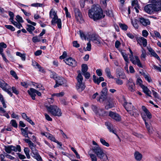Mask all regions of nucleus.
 <instances>
[{
	"label": "nucleus",
	"mask_w": 161,
	"mask_h": 161,
	"mask_svg": "<svg viewBox=\"0 0 161 161\" xmlns=\"http://www.w3.org/2000/svg\"><path fill=\"white\" fill-rule=\"evenodd\" d=\"M89 16L94 20L101 18L103 15L102 9L99 6H93L88 11Z\"/></svg>",
	"instance_id": "obj_1"
},
{
	"label": "nucleus",
	"mask_w": 161,
	"mask_h": 161,
	"mask_svg": "<svg viewBox=\"0 0 161 161\" xmlns=\"http://www.w3.org/2000/svg\"><path fill=\"white\" fill-rule=\"evenodd\" d=\"M93 152L96 154L97 156L102 161H109V155L106 154L103 152V149L100 147L92 148Z\"/></svg>",
	"instance_id": "obj_2"
},
{
	"label": "nucleus",
	"mask_w": 161,
	"mask_h": 161,
	"mask_svg": "<svg viewBox=\"0 0 161 161\" xmlns=\"http://www.w3.org/2000/svg\"><path fill=\"white\" fill-rule=\"evenodd\" d=\"M47 111L54 116L60 117L62 113L59 107L55 105H45Z\"/></svg>",
	"instance_id": "obj_3"
},
{
	"label": "nucleus",
	"mask_w": 161,
	"mask_h": 161,
	"mask_svg": "<svg viewBox=\"0 0 161 161\" xmlns=\"http://www.w3.org/2000/svg\"><path fill=\"white\" fill-rule=\"evenodd\" d=\"M91 108L95 114L98 116L104 117L108 115L107 112L103 109L99 108L95 105H92Z\"/></svg>",
	"instance_id": "obj_4"
},
{
	"label": "nucleus",
	"mask_w": 161,
	"mask_h": 161,
	"mask_svg": "<svg viewBox=\"0 0 161 161\" xmlns=\"http://www.w3.org/2000/svg\"><path fill=\"white\" fill-rule=\"evenodd\" d=\"M76 79L77 82L76 86V89L78 92H81L84 90L85 87L82 82L83 78L80 74H79Z\"/></svg>",
	"instance_id": "obj_5"
},
{
	"label": "nucleus",
	"mask_w": 161,
	"mask_h": 161,
	"mask_svg": "<svg viewBox=\"0 0 161 161\" xmlns=\"http://www.w3.org/2000/svg\"><path fill=\"white\" fill-rule=\"evenodd\" d=\"M145 11L148 14H151L154 11H161V8L156 7L153 4H148L144 8Z\"/></svg>",
	"instance_id": "obj_6"
},
{
	"label": "nucleus",
	"mask_w": 161,
	"mask_h": 161,
	"mask_svg": "<svg viewBox=\"0 0 161 161\" xmlns=\"http://www.w3.org/2000/svg\"><path fill=\"white\" fill-rule=\"evenodd\" d=\"M123 105L126 110L129 112L131 115L136 116L138 115L136 113L137 110L133 109V106L131 103H125Z\"/></svg>",
	"instance_id": "obj_7"
},
{
	"label": "nucleus",
	"mask_w": 161,
	"mask_h": 161,
	"mask_svg": "<svg viewBox=\"0 0 161 161\" xmlns=\"http://www.w3.org/2000/svg\"><path fill=\"white\" fill-rule=\"evenodd\" d=\"M0 87L5 91L7 92L11 97L13 94L11 92V87L4 81L0 80Z\"/></svg>",
	"instance_id": "obj_8"
},
{
	"label": "nucleus",
	"mask_w": 161,
	"mask_h": 161,
	"mask_svg": "<svg viewBox=\"0 0 161 161\" xmlns=\"http://www.w3.org/2000/svg\"><path fill=\"white\" fill-rule=\"evenodd\" d=\"M74 11L75 13V17L77 21L80 23L83 22L84 20L82 17V14L79 9L75 8Z\"/></svg>",
	"instance_id": "obj_9"
},
{
	"label": "nucleus",
	"mask_w": 161,
	"mask_h": 161,
	"mask_svg": "<svg viewBox=\"0 0 161 161\" xmlns=\"http://www.w3.org/2000/svg\"><path fill=\"white\" fill-rule=\"evenodd\" d=\"M130 61L135 65H137V66L140 68H143V66L139 59L138 57L137 56H135L134 57H130Z\"/></svg>",
	"instance_id": "obj_10"
},
{
	"label": "nucleus",
	"mask_w": 161,
	"mask_h": 161,
	"mask_svg": "<svg viewBox=\"0 0 161 161\" xmlns=\"http://www.w3.org/2000/svg\"><path fill=\"white\" fill-rule=\"evenodd\" d=\"M28 92L31 96L32 99L34 100L35 99V97L36 96L35 93H36L39 96L41 95V93L40 92L32 88H30V90L28 91Z\"/></svg>",
	"instance_id": "obj_11"
},
{
	"label": "nucleus",
	"mask_w": 161,
	"mask_h": 161,
	"mask_svg": "<svg viewBox=\"0 0 161 161\" xmlns=\"http://www.w3.org/2000/svg\"><path fill=\"white\" fill-rule=\"evenodd\" d=\"M55 80L56 83L54 86V88H56L59 86L62 85L66 82V80L65 79L60 76L57 77Z\"/></svg>",
	"instance_id": "obj_12"
},
{
	"label": "nucleus",
	"mask_w": 161,
	"mask_h": 161,
	"mask_svg": "<svg viewBox=\"0 0 161 161\" xmlns=\"http://www.w3.org/2000/svg\"><path fill=\"white\" fill-rule=\"evenodd\" d=\"M64 61L66 64L72 67L75 66L77 65V62L71 57L66 59Z\"/></svg>",
	"instance_id": "obj_13"
},
{
	"label": "nucleus",
	"mask_w": 161,
	"mask_h": 161,
	"mask_svg": "<svg viewBox=\"0 0 161 161\" xmlns=\"http://www.w3.org/2000/svg\"><path fill=\"white\" fill-rule=\"evenodd\" d=\"M109 116L116 121H120L121 119V117L119 114L112 111H110Z\"/></svg>",
	"instance_id": "obj_14"
},
{
	"label": "nucleus",
	"mask_w": 161,
	"mask_h": 161,
	"mask_svg": "<svg viewBox=\"0 0 161 161\" xmlns=\"http://www.w3.org/2000/svg\"><path fill=\"white\" fill-rule=\"evenodd\" d=\"M90 40L95 43L100 44L101 38L97 35L92 34L90 37Z\"/></svg>",
	"instance_id": "obj_15"
},
{
	"label": "nucleus",
	"mask_w": 161,
	"mask_h": 161,
	"mask_svg": "<svg viewBox=\"0 0 161 161\" xmlns=\"http://www.w3.org/2000/svg\"><path fill=\"white\" fill-rule=\"evenodd\" d=\"M105 125L110 132H112L117 136L116 130L114 128L113 125L111 123L109 122H105Z\"/></svg>",
	"instance_id": "obj_16"
},
{
	"label": "nucleus",
	"mask_w": 161,
	"mask_h": 161,
	"mask_svg": "<svg viewBox=\"0 0 161 161\" xmlns=\"http://www.w3.org/2000/svg\"><path fill=\"white\" fill-rule=\"evenodd\" d=\"M116 73L117 76L120 78L125 79L126 77L125 73L121 68H117L116 69Z\"/></svg>",
	"instance_id": "obj_17"
},
{
	"label": "nucleus",
	"mask_w": 161,
	"mask_h": 161,
	"mask_svg": "<svg viewBox=\"0 0 161 161\" xmlns=\"http://www.w3.org/2000/svg\"><path fill=\"white\" fill-rule=\"evenodd\" d=\"M107 102L105 104V108L106 109L112 108L114 106L113 100L112 99L108 98L107 100Z\"/></svg>",
	"instance_id": "obj_18"
},
{
	"label": "nucleus",
	"mask_w": 161,
	"mask_h": 161,
	"mask_svg": "<svg viewBox=\"0 0 161 161\" xmlns=\"http://www.w3.org/2000/svg\"><path fill=\"white\" fill-rule=\"evenodd\" d=\"M127 85L128 86V89L131 92L135 91V84L131 79H130L129 80H127Z\"/></svg>",
	"instance_id": "obj_19"
},
{
	"label": "nucleus",
	"mask_w": 161,
	"mask_h": 161,
	"mask_svg": "<svg viewBox=\"0 0 161 161\" xmlns=\"http://www.w3.org/2000/svg\"><path fill=\"white\" fill-rule=\"evenodd\" d=\"M32 153L33 154L32 156L36 159L37 161H42L41 157L38 153V151L36 149L31 151Z\"/></svg>",
	"instance_id": "obj_20"
},
{
	"label": "nucleus",
	"mask_w": 161,
	"mask_h": 161,
	"mask_svg": "<svg viewBox=\"0 0 161 161\" xmlns=\"http://www.w3.org/2000/svg\"><path fill=\"white\" fill-rule=\"evenodd\" d=\"M137 42L140 45H143L144 47H146L147 44V41L144 38L141 37L136 39Z\"/></svg>",
	"instance_id": "obj_21"
},
{
	"label": "nucleus",
	"mask_w": 161,
	"mask_h": 161,
	"mask_svg": "<svg viewBox=\"0 0 161 161\" xmlns=\"http://www.w3.org/2000/svg\"><path fill=\"white\" fill-rule=\"evenodd\" d=\"M51 23L53 25H55L56 24L57 25L58 28L60 29L61 28V20L60 19H58V17L57 18L53 19L51 21Z\"/></svg>",
	"instance_id": "obj_22"
},
{
	"label": "nucleus",
	"mask_w": 161,
	"mask_h": 161,
	"mask_svg": "<svg viewBox=\"0 0 161 161\" xmlns=\"http://www.w3.org/2000/svg\"><path fill=\"white\" fill-rule=\"evenodd\" d=\"M93 80L95 83L99 85L100 82L104 80V78L103 77H97L95 75H93Z\"/></svg>",
	"instance_id": "obj_23"
},
{
	"label": "nucleus",
	"mask_w": 161,
	"mask_h": 161,
	"mask_svg": "<svg viewBox=\"0 0 161 161\" xmlns=\"http://www.w3.org/2000/svg\"><path fill=\"white\" fill-rule=\"evenodd\" d=\"M149 2L155 7L161 8V0H149Z\"/></svg>",
	"instance_id": "obj_24"
},
{
	"label": "nucleus",
	"mask_w": 161,
	"mask_h": 161,
	"mask_svg": "<svg viewBox=\"0 0 161 161\" xmlns=\"http://www.w3.org/2000/svg\"><path fill=\"white\" fill-rule=\"evenodd\" d=\"M147 49L149 52L151 53V54L153 57H155L158 60H160V58L157 55V54L155 52V51L151 47H147Z\"/></svg>",
	"instance_id": "obj_25"
},
{
	"label": "nucleus",
	"mask_w": 161,
	"mask_h": 161,
	"mask_svg": "<svg viewBox=\"0 0 161 161\" xmlns=\"http://www.w3.org/2000/svg\"><path fill=\"white\" fill-rule=\"evenodd\" d=\"M139 21L140 23L144 26L149 25L150 24V21L148 19H145L143 18H140Z\"/></svg>",
	"instance_id": "obj_26"
},
{
	"label": "nucleus",
	"mask_w": 161,
	"mask_h": 161,
	"mask_svg": "<svg viewBox=\"0 0 161 161\" xmlns=\"http://www.w3.org/2000/svg\"><path fill=\"white\" fill-rule=\"evenodd\" d=\"M135 158L137 161H140L142 157V154L138 151H136L134 154Z\"/></svg>",
	"instance_id": "obj_27"
},
{
	"label": "nucleus",
	"mask_w": 161,
	"mask_h": 161,
	"mask_svg": "<svg viewBox=\"0 0 161 161\" xmlns=\"http://www.w3.org/2000/svg\"><path fill=\"white\" fill-rule=\"evenodd\" d=\"M141 88H142L144 93H145L147 96L149 97H152L151 95V92L147 86L144 85H142Z\"/></svg>",
	"instance_id": "obj_28"
},
{
	"label": "nucleus",
	"mask_w": 161,
	"mask_h": 161,
	"mask_svg": "<svg viewBox=\"0 0 161 161\" xmlns=\"http://www.w3.org/2000/svg\"><path fill=\"white\" fill-rule=\"evenodd\" d=\"M142 109L146 114L147 117L149 119H151L152 118L151 114L145 107L144 106H142Z\"/></svg>",
	"instance_id": "obj_29"
},
{
	"label": "nucleus",
	"mask_w": 161,
	"mask_h": 161,
	"mask_svg": "<svg viewBox=\"0 0 161 161\" xmlns=\"http://www.w3.org/2000/svg\"><path fill=\"white\" fill-rule=\"evenodd\" d=\"M50 17L52 19H55L57 18L58 16L57 15L56 13L53 10V9H52L49 12Z\"/></svg>",
	"instance_id": "obj_30"
},
{
	"label": "nucleus",
	"mask_w": 161,
	"mask_h": 161,
	"mask_svg": "<svg viewBox=\"0 0 161 161\" xmlns=\"http://www.w3.org/2000/svg\"><path fill=\"white\" fill-rule=\"evenodd\" d=\"M27 28H26L27 30L29 32V33L32 34L33 35H34L32 31H33L35 29V28L34 26L30 25H27Z\"/></svg>",
	"instance_id": "obj_31"
},
{
	"label": "nucleus",
	"mask_w": 161,
	"mask_h": 161,
	"mask_svg": "<svg viewBox=\"0 0 161 161\" xmlns=\"http://www.w3.org/2000/svg\"><path fill=\"white\" fill-rule=\"evenodd\" d=\"M12 151H14L15 152H20L21 151L20 146L19 145H17L16 147L12 145Z\"/></svg>",
	"instance_id": "obj_32"
},
{
	"label": "nucleus",
	"mask_w": 161,
	"mask_h": 161,
	"mask_svg": "<svg viewBox=\"0 0 161 161\" xmlns=\"http://www.w3.org/2000/svg\"><path fill=\"white\" fill-rule=\"evenodd\" d=\"M142 53L140 56L142 60L144 61L146 60L147 54L145 50L143 49L142 50Z\"/></svg>",
	"instance_id": "obj_33"
},
{
	"label": "nucleus",
	"mask_w": 161,
	"mask_h": 161,
	"mask_svg": "<svg viewBox=\"0 0 161 161\" xmlns=\"http://www.w3.org/2000/svg\"><path fill=\"white\" fill-rule=\"evenodd\" d=\"M107 98L106 95L105 93H102L99 97L98 101L100 102H102L105 100Z\"/></svg>",
	"instance_id": "obj_34"
},
{
	"label": "nucleus",
	"mask_w": 161,
	"mask_h": 161,
	"mask_svg": "<svg viewBox=\"0 0 161 161\" xmlns=\"http://www.w3.org/2000/svg\"><path fill=\"white\" fill-rule=\"evenodd\" d=\"M142 117L144 120V121H145V124L146 126L147 129L148 131L149 132H150V126L146 122V119L145 117L144 116V115L142 114Z\"/></svg>",
	"instance_id": "obj_35"
},
{
	"label": "nucleus",
	"mask_w": 161,
	"mask_h": 161,
	"mask_svg": "<svg viewBox=\"0 0 161 161\" xmlns=\"http://www.w3.org/2000/svg\"><path fill=\"white\" fill-rule=\"evenodd\" d=\"M105 72L107 76L110 78H113V77L111 75L110 69L108 68H106L105 69Z\"/></svg>",
	"instance_id": "obj_36"
},
{
	"label": "nucleus",
	"mask_w": 161,
	"mask_h": 161,
	"mask_svg": "<svg viewBox=\"0 0 161 161\" xmlns=\"http://www.w3.org/2000/svg\"><path fill=\"white\" fill-rule=\"evenodd\" d=\"M16 55L20 57L23 61H25V54L24 53L22 54L19 52H17L16 53Z\"/></svg>",
	"instance_id": "obj_37"
},
{
	"label": "nucleus",
	"mask_w": 161,
	"mask_h": 161,
	"mask_svg": "<svg viewBox=\"0 0 161 161\" xmlns=\"http://www.w3.org/2000/svg\"><path fill=\"white\" fill-rule=\"evenodd\" d=\"M5 150L6 152L8 153H10L12 151V145H9L8 146H5Z\"/></svg>",
	"instance_id": "obj_38"
},
{
	"label": "nucleus",
	"mask_w": 161,
	"mask_h": 161,
	"mask_svg": "<svg viewBox=\"0 0 161 161\" xmlns=\"http://www.w3.org/2000/svg\"><path fill=\"white\" fill-rule=\"evenodd\" d=\"M24 152L27 158L28 159L30 158V156L29 154L30 150L28 147H25L24 149Z\"/></svg>",
	"instance_id": "obj_39"
},
{
	"label": "nucleus",
	"mask_w": 161,
	"mask_h": 161,
	"mask_svg": "<svg viewBox=\"0 0 161 161\" xmlns=\"http://www.w3.org/2000/svg\"><path fill=\"white\" fill-rule=\"evenodd\" d=\"M88 67L86 64H82L81 65V71L83 73L87 72Z\"/></svg>",
	"instance_id": "obj_40"
},
{
	"label": "nucleus",
	"mask_w": 161,
	"mask_h": 161,
	"mask_svg": "<svg viewBox=\"0 0 161 161\" xmlns=\"http://www.w3.org/2000/svg\"><path fill=\"white\" fill-rule=\"evenodd\" d=\"M21 134L23 136L25 137L29 138V137L28 135V131H27L26 130L23 129V128H21Z\"/></svg>",
	"instance_id": "obj_41"
},
{
	"label": "nucleus",
	"mask_w": 161,
	"mask_h": 161,
	"mask_svg": "<svg viewBox=\"0 0 161 161\" xmlns=\"http://www.w3.org/2000/svg\"><path fill=\"white\" fill-rule=\"evenodd\" d=\"M100 142L103 145L107 147H108L109 146V143L107 142L104 139L101 138L100 139Z\"/></svg>",
	"instance_id": "obj_42"
},
{
	"label": "nucleus",
	"mask_w": 161,
	"mask_h": 161,
	"mask_svg": "<svg viewBox=\"0 0 161 161\" xmlns=\"http://www.w3.org/2000/svg\"><path fill=\"white\" fill-rule=\"evenodd\" d=\"M131 5L134 8L139 7L137 0H134L132 1Z\"/></svg>",
	"instance_id": "obj_43"
},
{
	"label": "nucleus",
	"mask_w": 161,
	"mask_h": 161,
	"mask_svg": "<svg viewBox=\"0 0 161 161\" xmlns=\"http://www.w3.org/2000/svg\"><path fill=\"white\" fill-rule=\"evenodd\" d=\"M119 26L124 31H126L128 28V26L125 24L120 23Z\"/></svg>",
	"instance_id": "obj_44"
},
{
	"label": "nucleus",
	"mask_w": 161,
	"mask_h": 161,
	"mask_svg": "<svg viewBox=\"0 0 161 161\" xmlns=\"http://www.w3.org/2000/svg\"><path fill=\"white\" fill-rule=\"evenodd\" d=\"M10 74L15 79H18V78L17 76V74L16 72L13 70H11L10 71Z\"/></svg>",
	"instance_id": "obj_45"
},
{
	"label": "nucleus",
	"mask_w": 161,
	"mask_h": 161,
	"mask_svg": "<svg viewBox=\"0 0 161 161\" xmlns=\"http://www.w3.org/2000/svg\"><path fill=\"white\" fill-rule=\"evenodd\" d=\"M5 27L7 29H9L12 31H14L15 30V28L11 25H5Z\"/></svg>",
	"instance_id": "obj_46"
},
{
	"label": "nucleus",
	"mask_w": 161,
	"mask_h": 161,
	"mask_svg": "<svg viewBox=\"0 0 161 161\" xmlns=\"http://www.w3.org/2000/svg\"><path fill=\"white\" fill-rule=\"evenodd\" d=\"M10 124L12 126L15 128L17 127V124L16 123V121L14 119H12L11 121Z\"/></svg>",
	"instance_id": "obj_47"
},
{
	"label": "nucleus",
	"mask_w": 161,
	"mask_h": 161,
	"mask_svg": "<svg viewBox=\"0 0 161 161\" xmlns=\"http://www.w3.org/2000/svg\"><path fill=\"white\" fill-rule=\"evenodd\" d=\"M131 23L135 28L137 29L138 28V25L137 23V21L136 19H135L134 21H132Z\"/></svg>",
	"instance_id": "obj_48"
},
{
	"label": "nucleus",
	"mask_w": 161,
	"mask_h": 161,
	"mask_svg": "<svg viewBox=\"0 0 161 161\" xmlns=\"http://www.w3.org/2000/svg\"><path fill=\"white\" fill-rule=\"evenodd\" d=\"M16 19L18 23H22L23 22L22 18L19 15L16 16Z\"/></svg>",
	"instance_id": "obj_49"
},
{
	"label": "nucleus",
	"mask_w": 161,
	"mask_h": 161,
	"mask_svg": "<svg viewBox=\"0 0 161 161\" xmlns=\"http://www.w3.org/2000/svg\"><path fill=\"white\" fill-rule=\"evenodd\" d=\"M29 147L30 148L31 151L32 150H35L36 149V145L34 144L32 142L29 144Z\"/></svg>",
	"instance_id": "obj_50"
},
{
	"label": "nucleus",
	"mask_w": 161,
	"mask_h": 161,
	"mask_svg": "<svg viewBox=\"0 0 161 161\" xmlns=\"http://www.w3.org/2000/svg\"><path fill=\"white\" fill-rule=\"evenodd\" d=\"M64 10L65 12V14L66 17L68 18H70L71 16L69 13L68 12V9L67 7H65L64 8Z\"/></svg>",
	"instance_id": "obj_51"
},
{
	"label": "nucleus",
	"mask_w": 161,
	"mask_h": 161,
	"mask_svg": "<svg viewBox=\"0 0 161 161\" xmlns=\"http://www.w3.org/2000/svg\"><path fill=\"white\" fill-rule=\"evenodd\" d=\"M12 90L13 92L16 95H18L19 93V92L17 88L14 87L13 86L12 88Z\"/></svg>",
	"instance_id": "obj_52"
},
{
	"label": "nucleus",
	"mask_w": 161,
	"mask_h": 161,
	"mask_svg": "<svg viewBox=\"0 0 161 161\" xmlns=\"http://www.w3.org/2000/svg\"><path fill=\"white\" fill-rule=\"evenodd\" d=\"M90 155L92 161H97V158L95 155L92 154H90Z\"/></svg>",
	"instance_id": "obj_53"
},
{
	"label": "nucleus",
	"mask_w": 161,
	"mask_h": 161,
	"mask_svg": "<svg viewBox=\"0 0 161 161\" xmlns=\"http://www.w3.org/2000/svg\"><path fill=\"white\" fill-rule=\"evenodd\" d=\"M48 138L49 139L55 142L57 140H56L54 137L52 135L49 134V135L47 136Z\"/></svg>",
	"instance_id": "obj_54"
},
{
	"label": "nucleus",
	"mask_w": 161,
	"mask_h": 161,
	"mask_svg": "<svg viewBox=\"0 0 161 161\" xmlns=\"http://www.w3.org/2000/svg\"><path fill=\"white\" fill-rule=\"evenodd\" d=\"M32 41L34 42H39L40 41V39H39L38 37L36 36H34L32 38Z\"/></svg>",
	"instance_id": "obj_55"
},
{
	"label": "nucleus",
	"mask_w": 161,
	"mask_h": 161,
	"mask_svg": "<svg viewBox=\"0 0 161 161\" xmlns=\"http://www.w3.org/2000/svg\"><path fill=\"white\" fill-rule=\"evenodd\" d=\"M148 35V33L147 31L144 30L142 31V35L143 36L146 37Z\"/></svg>",
	"instance_id": "obj_56"
},
{
	"label": "nucleus",
	"mask_w": 161,
	"mask_h": 161,
	"mask_svg": "<svg viewBox=\"0 0 161 161\" xmlns=\"http://www.w3.org/2000/svg\"><path fill=\"white\" fill-rule=\"evenodd\" d=\"M83 75L87 79H89L90 76V73L87 72L83 73Z\"/></svg>",
	"instance_id": "obj_57"
},
{
	"label": "nucleus",
	"mask_w": 161,
	"mask_h": 161,
	"mask_svg": "<svg viewBox=\"0 0 161 161\" xmlns=\"http://www.w3.org/2000/svg\"><path fill=\"white\" fill-rule=\"evenodd\" d=\"M116 83L117 84L119 85H122L123 84V81L122 80L119 79H116Z\"/></svg>",
	"instance_id": "obj_58"
},
{
	"label": "nucleus",
	"mask_w": 161,
	"mask_h": 161,
	"mask_svg": "<svg viewBox=\"0 0 161 161\" xmlns=\"http://www.w3.org/2000/svg\"><path fill=\"white\" fill-rule=\"evenodd\" d=\"M44 115L46 119L48 121H52V119L51 118L50 116L47 114L45 113L44 114Z\"/></svg>",
	"instance_id": "obj_59"
},
{
	"label": "nucleus",
	"mask_w": 161,
	"mask_h": 161,
	"mask_svg": "<svg viewBox=\"0 0 161 161\" xmlns=\"http://www.w3.org/2000/svg\"><path fill=\"white\" fill-rule=\"evenodd\" d=\"M144 77L145 79L147 80L149 82H152V80L151 79L148 75H145Z\"/></svg>",
	"instance_id": "obj_60"
},
{
	"label": "nucleus",
	"mask_w": 161,
	"mask_h": 161,
	"mask_svg": "<svg viewBox=\"0 0 161 161\" xmlns=\"http://www.w3.org/2000/svg\"><path fill=\"white\" fill-rule=\"evenodd\" d=\"M64 95V92H61L59 93H54L53 94V96H56L57 97H62Z\"/></svg>",
	"instance_id": "obj_61"
},
{
	"label": "nucleus",
	"mask_w": 161,
	"mask_h": 161,
	"mask_svg": "<svg viewBox=\"0 0 161 161\" xmlns=\"http://www.w3.org/2000/svg\"><path fill=\"white\" fill-rule=\"evenodd\" d=\"M32 65L35 67L37 68L38 67H39V64H38L35 61H33L32 62Z\"/></svg>",
	"instance_id": "obj_62"
},
{
	"label": "nucleus",
	"mask_w": 161,
	"mask_h": 161,
	"mask_svg": "<svg viewBox=\"0 0 161 161\" xmlns=\"http://www.w3.org/2000/svg\"><path fill=\"white\" fill-rule=\"evenodd\" d=\"M137 84L139 85L141 87L142 85H144L142 84V81L141 79L138 78L137 80Z\"/></svg>",
	"instance_id": "obj_63"
},
{
	"label": "nucleus",
	"mask_w": 161,
	"mask_h": 161,
	"mask_svg": "<svg viewBox=\"0 0 161 161\" xmlns=\"http://www.w3.org/2000/svg\"><path fill=\"white\" fill-rule=\"evenodd\" d=\"M42 4L38 3H34L31 4V6H32L33 7H42Z\"/></svg>",
	"instance_id": "obj_64"
}]
</instances>
